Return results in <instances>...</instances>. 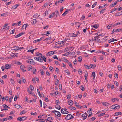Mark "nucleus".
Masks as SVG:
<instances>
[{"label":"nucleus","mask_w":122,"mask_h":122,"mask_svg":"<svg viewBox=\"0 0 122 122\" xmlns=\"http://www.w3.org/2000/svg\"><path fill=\"white\" fill-rule=\"evenodd\" d=\"M71 114H69L67 115V116L65 117V119L69 120L71 119Z\"/></svg>","instance_id":"obj_7"},{"label":"nucleus","mask_w":122,"mask_h":122,"mask_svg":"<svg viewBox=\"0 0 122 122\" xmlns=\"http://www.w3.org/2000/svg\"><path fill=\"white\" fill-rule=\"evenodd\" d=\"M92 108H90L89 109V111H87V113H90L92 112Z\"/></svg>","instance_id":"obj_36"},{"label":"nucleus","mask_w":122,"mask_h":122,"mask_svg":"<svg viewBox=\"0 0 122 122\" xmlns=\"http://www.w3.org/2000/svg\"><path fill=\"white\" fill-rule=\"evenodd\" d=\"M4 105H5V104H3L2 105V106L4 108V109H2V108L1 109V111H2L3 110H8V109L7 108V107H6Z\"/></svg>","instance_id":"obj_19"},{"label":"nucleus","mask_w":122,"mask_h":122,"mask_svg":"<svg viewBox=\"0 0 122 122\" xmlns=\"http://www.w3.org/2000/svg\"><path fill=\"white\" fill-rule=\"evenodd\" d=\"M86 73V74L84 76V77H85V79L86 80V81L87 79V77L88 76V73L86 72V73Z\"/></svg>","instance_id":"obj_50"},{"label":"nucleus","mask_w":122,"mask_h":122,"mask_svg":"<svg viewBox=\"0 0 122 122\" xmlns=\"http://www.w3.org/2000/svg\"><path fill=\"white\" fill-rule=\"evenodd\" d=\"M52 112L55 114L56 117H60L61 116V114L59 112L54 110Z\"/></svg>","instance_id":"obj_1"},{"label":"nucleus","mask_w":122,"mask_h":122,"mask_svg":"<svg viewBox=\"0 0 122 122\" xmlns=\"http://www.w3.org/2000/svg\"><path fill=\"white\" fill-rule=\"evenodd\" d=\"M55 107L59 110H60L61 108V107L59 105H56L55 106Z\"/></svg>","instance_id":"obj_24"},{"label":"nucleus","mask_w":122,"mask_h":122,"mask_svg":"<svg viewBox=\"0 0 122 122\" xmlns=\"http://www.w3.org/2000/svg\"><path fill=\"white\" fill-rule=\"evenodd\" d=\"M102 104L105 106H107L109 105V103L107 102H102Z\"/></svg>","instance_id":"obj_22"},{"label":"nucleus","mask_w":122,"mask_h":122,"mask_svg":"<svg viewBox=\"0 0 122 122\" xmlns=\"http://www.w3.org/2000/svg\"><path fill=\"white\" fill-rule=\"evenodd\" d=\"M105 114V113L104 112L103 113H101V114H99L98 116V117H102V116L104 115Z\"/></svg>","instance_id":"obj_40"},{"label":"nucleus","mask_w":122,"mask_h":122,"mask_svg":"<svg viewBox=\"0 0 122 122\" xmlns=\"http://www.w3.org/2000/svg\"><path fill=\"white\" fill-rule=\"evenodd\" d=\"M15 107L17 108H19L20 107H21H21L20 106V105H15Z\"/></svg>","instance_id":"obj_35"},{"label":"nucleus","mask_w":122,"mask_h":122,"mask_svg":"<svg viewBox=\"0 0 122 122\" xmlns=\"http://www.w3.org/2000/svg\"><path fill=\"white\" fill-rule=\"evenodd\" d=\"M114 41H117V40L115 39H114L113 38H112V39H110L108 41V42L109 43H110L112 42H113Z\"/></svg>","instance_id":"obj_14"},{"label":"nucleus","mask_w":122,"mask_h":122,"mask_svg":"<svg viewBox=\"0 0 122 122\" xmlns=\"http://www.w3.org/2000/svg\"><path fill=\"white\" fill-rule=\"evenodd\" d=\"M112 25V24H110L109 25L107 26V27L108 29H110L111 28V27Z\"/></svg>","instance_id":"obj_62"},{"label":"nucleus","mask_w":122,"mask_h":122,"mask_svg":"<svg viewBox=\"0 0 122 122\" xmlns=\"http://www.w3.org/2000/svg\"><path fill=\"white\" fill-rule=\"evenodd\" d=\"M39 15H38V14H36L35 15H34V16L33 17H34L35 18H36L38 17H39Z\"/></svg>","instance_id":"obj_38"},{"label":"nucleus","mask_w":122,"mask_h":122,"mask_svg":"<svg viewBox=\"0 0 122 122\" xmlns=\"http://www.w3.org/2000/svg\"><path fill=\"white\" fill-rule=\"evenodd\" d=\"M33 72L34 74H35L36 73V70L35 68H34L33 69Z\"/></svg>","instance_id":"obj_63"},{"label":"nucleus","mask_w":122,"mask_h":122,"mask_svg":"<svg viewBox=\"0 0 122 122\" xmlns=\"http://www.w3.org/2000/svg\"><path fill=\"white\" fill-rule=\"evenodd\" d=\"M12 48L13 50L15 51H17L19 50V47L18 46H14Z\"/></svg>","instance_id":"obj_8"},{"label":"nucleus","mask_w":122,"mask_h":122,"mask_svg":"<svg viewBox=\"0 0 122 122\" xmlns=\"http://www.w3.org/2000/svg\"><path fill=\"white\" fill-rule=\"evenodd\" d=\"M26 118V117L25 116H24L21 117H19L17 119L18 120L21 121L22 120H25Z\"/></svg>","instance_id":"obj_5"},{"label":"nucleus","mask_w":122,"mask_h":122,"mask_svg":"<svg viewBox=\"0 0 122 122\" xmlns=\"http://www.w3.org/2000/svg\"><path fill=\"white\" fill-rule=\"evenodd\" d=\"M25 66H24V65H21L20 67V68L21 70H23V69L24 68Z\"/></svg>","instance_id":"obj_45"},{"label":"nucleus","mask_w":122,"mask_h":122,"mask_svg":"<svg viewBox=\"0 0 122 122\" xmlns=\"http://www.w3.org/2000/svg\"><path fill=\"white\" fill-rule=\"evenodd\" d=\"M27 63H30V64H35V62L32 59H29L26 61Z\"/></svg>","instance_id":"obj_3"},{"label":"nucleus","mask_w":122,"mask_h":122,"mask_svg":"<svg viewBox=\"0 0 122 122\" xmlns=\"http://www.w3.org/2000/svg\"><path fill=\"white\" fill-rule=\"evenodd\" d=\"M82 56H80L78 58V61L79 62H80L82 60Z\"/></svg>","instance_id":"obj_37"},{"label":"nucleus","mask_w":122,"mask_h":122,"mask_svg":"<svg viewBox=\"0 0 122 122\" xmlns=\"http://www.w3.org/2000/svg\"><path fill=\"white\" fill-rule=\"evenodd\" d=\"M119 99L116 98H113L112 99V102H115L116 101H117L118 102L119 101Z\"/></svg>","instance_id":"obj_31"},{"label":"nucleus","mask_w":122,"mask_h":122,"mask_svg":"<svg viewBox=\"0 0 122 122\" xmlns=\"http://www.w3.org/2000/svg\"><path fill=\"white\" fill-rule=\"evenodd\" d=\"M122 15V11L119 13H117L115 14V16H118L120 15Z\"/></svg>","instance_id":"obj_13"},{"label":"nucleus","mask_w":122,"mask_h":122,"mask_svg":"<svg viewBox=\"0 0 122 122\" xmlns=\"http://www.w3.org/2000/svg\"><path fill=\"white\" fill-rule=\"evenodd\" d=\"M36 56H39L41 57V56H42V54L40 53L37 52L36 53Z\"/></svg>","instance_id":"obj_23"},{"label":"nucleus","mask_w":122,"mask_h":122,"mask_svg":"<svg viewBox=\"0 0 122 122\" xmlns=\"http://www.w3.org/2000/svg\"><path fill=\"white\" fill-rule=\"evenodd\" d=\"M91 26L92 27L97 29L98 27V25L97 24H96L94 25H91Z\"/></svg>","instance_id":"obj_20"},{"label":"nucleus","mask_w":122,"mask_h":122,"mask_svg":"<svg viewBox=\"0 0 122 122\" xmlns=\"http://www.w3.org/2000/svg\"><path fill=\"white\" fill-rule=\"evenodd\" d=\"M74 103L76 106L78 107L79 108H82V106H81L78 105L77 104V102H75Z\"/></svg>","instance_id":"obj_18"},{"label":"nucleus","mask_w":122,"mask_h":122,"mask_svg":"<svg viewBox=\"0 0 122 122\" xmlns=\"http://www.w3.org/2000/svg\"><path fill=\"white\" fill-rule=\"evenodd\" d=\"M55 103L56 104V105H59L60 104L59 101L58 100H56L55 102Z\"/></svg>","instance_id":"obj_47"},{"label":"nucleus","mask_w":122,"mask_h":122,"mask_svg":"<svg viewBox=\"0 0 122 122\" xmlns=\"http://www.w3.org/2000/svg\"><path fill=\"white\" fill-rule=\"evenodd\" d=\"M53 119H52V117H48L47 119V122L48 121H51V120H52Z\"/></svg>","instance_id":"obj_34"},{"label":"nucleus","mask_w":122,"mask_h":122,"mask_svg":"<svg viewBox=\"0 0 122 122\" xmlns=\"http://www.w3.org/2000/svg\"><path fill=\"white\" fill-rule=\"evenodd\" d=\"M41 58L44 61H46V58L44 56H41Z\"/></svg>","instance_id":"obj_27"},{"label":"nucleus","mask_w":122,"mask_h":122,"mask_svg":"<svg viewBox=\"0 0 122 122\" xmlns=\"http://www.w3.org/2000/svg\"><path fill=\"white\" fill-rule=\"evenodd\" d=\"M92 76L93 77V79H94V78L95 77V72L94 71H93L92 72Z\"/></svg>","instance_id":"obj_32"},{"label":"nucleus","mask_w":122,"mask_h":122,"mask_svg":"<svg viewBox=\"0 0 122 122\" xmlns=\"http://www.w3.org/2000/svg\"><path fill=\"white\" fill-rule=\"evenodd\" d=\"M24 33L23 32H21L20 33L18 34L16 36H15V38H17L18 37H20L21 36H22L24 34Z\"/></svg>","instance_id":"obj_12"},{"label":"nucleus","mask_w":122,"mask_h":122,"mask_svg":"<svg viewBox=\"0 0 122 122\" xmlns=\"http://www.w3.org/2000/svg\"><path fill=\"white\" fill-rule=\"evenodd\" d=\"M55 51H51L47 53L46 54L47 56H51L54 54Z\"/></svg>","instance_id":"obj_11"},{"label":"nucleus","mask_w":122,"mask_h":122,"mask_svg":"<svg viewBox=\"0 0 122 122\" xmlns=\"http://www.w3.org/2000/svg\"><path fill=\"white\" fill-rule=\"evenodd\" d=\"M28 24H25L23 25V27H25V29L26 28V27H27V26L28 25Z\"/></svg>","instance_id":"obj_44"},{"label":"nucleus","mask_w":122,"mask_h":122,"mask_svg":"<svg viewBox=\"0 0 122 122\" xmlns=\"http://www.w3.org/2000/svg\"><path fill=\"white\" fill-rule=\"evenodd\" d=\"M114 107V109H119L120 107V106L119 105L117 104L113 105L112 106V107Z\"/></svg>","instance_id":"obj_9"},{"label":"nucleus","mask_w":122,"mask_h":122,"mask_svg":"<svg viewBox=\"0 0 122 122\" xmlns=\"http://www.w3.org/2000/svg\"><path fill=\"white\" fill-rule=\"evenodd\" d=\"M106 8H105L104 9H102L101 11H100V14H101L103 13L105 10L106 9H105Z\"/></svg>","instance_id":"obj_33"},{"label":"nucleus","mask_w":122,"mask_h":122,"mask_svg":"<svg viewBox=\"0 0 122 122\" xmlns=\"http://www.w3.org/2000/svg\"><path fill=\"white\" fill-rule=\"evenodd\" d=\"M114 84L116 86H118V83L116 81H115Z\"/></svg>","instance_id":"obj_64"},{"label":"nucleus","mask_w":122,"mask_h":122,"mask_svg":"<svg viewBox=\"0 0 122 122\" xmlns=\"http://www.w3.org/2000/svg\"><path fill=\"white\" fill-rule=\"evenodd\" d=\"M54 14H55V15H56V17L59 14V12L58 10L56 11L55 12H54Z\"/></svg>","instance_id":"obj_25"},{"label":"nucleus","mask_w":122,"mask_h":122,"mask_svg":"<svg viewBox=\"0 0 122 122\" xmlns=\"http://www.w3.org/2000/svg\"><path fill=\"white\" fill-rule=\"evenodd\" d=\"M73 103V101L71 100H70L68 102V104L70 105L71 106L72 105Z\"/></svg>","instance_id":"obj_15"},{"label":"nucleus","mask_w":122,"mask_h":122,"mask_svg":"<svg viewBox=\"0 0 122 122\" xmlns=\"http://www.w3.org/2000/svg\"><path fill=\"white\" fill-rule=\"evenodd\" d=\"M67 64L69 65V66L71 68H72L73 69H74L73 68V67L72 66V65L71 62H67Z\"/></svg>","instance_id":"obj_28"},{"label":"nucleus","mask_w":122,"mask_h":122,"mask_svg":"<svg viewBox=\"0 0 122 122\" xmlns=\"http://www.w3.org/2000/svg\"><path fill=\"white\" fill-rule=\"evenodd\" d=\"M19 4H17L15 5H14L12 6V8L13 9H16L18 6H19Z\"/></svg>","instance_id":"obj_17"},{"label":"nucleus","mask_w":122,"mask_h":122,"mask_svg":"<svg viewBox=\"0 0 122 122\" xmlns=\"http://www.w3.org/2000/svg\"><path fill=\"white\" fill-rule=\"evenodd\" d=\"M10 82L12 84H14V80L11 78L10 79Z\"/></svg>","instance_id":"obj_56"},{"label":"nucleus","mask_w":122,"mask_h":122,"mask_svg":"<svg viewBox=\"0 0 122 122\" xmlns=\"http://www.w3.org/2000/svg\"><path fill=\"white\" fill-rule=\"evenodd\" d=\"M121 31V30L120 29H114L112 30L111 34H113L114 32H119Z\"/></svg>","instance_id":"obj_6"},{"label":"nucleus","mask_w":122,"mask_h":122,"mask_svg":"<svg viewBox=\"0 0 122 122\" xmlns=\"http://www.w3.org/2000/svg\"><path fill=\"white\" fill-rule=\"evenodd\" d=\"M66 41V40L65 39L63 40L62 41H61V44H63L64 42H65Z\"/></svg>","instance_id":"obj_57"},{"label":"nucleus","mask_w":122,"mask_h":122,"mask_svg":"<svg viewBox=\"0 0 122 122\" xmlns=\"http://www.w3.org/2000/svg\"><path fill=\"white\" fill-rule=\"evenodd\" d=\"M118 70L120 71L122 70V68H121V66L119 65L118 66Z\"/></svg>","instance_id":"obj_54"},{"label":"nucleus","mask_w":122,"mask_h":122,"mask_svg":"<svg viewBox=\"0 0 122 122\" xmlns=\"http://www.w3.org/2000/svg\"><path fill=\"white\" fill-rule=\"evenodd\" d=\"M67 109L66 108L64 109L63 108H62L61 110V112L62 113L64 114H68L69 112L67 111Z\"/></svg>","instance_id":"obj_2"},{"label":"nucleus","mask_w":122,"mask_h":122,"mask_svg":"<svg viewBox=\"0 0 122 122\" xmlns=\"http://www.w3.org/2000/svg\"><path fill=\"white\" fill-rule=\"evenodd\" d=\"M71 98V95L70 94H69L67 96V98L68 99H69Z\"/></svg>","instance_id":"obj_49"},{"label":"nucleus","mask_w":122,"mask_h":122,"mask_svg":"<svg viewBox=\"0 0 122 122\" xmlns=\"http://www.w3.org/2000/svg\"><path fill=\"white\" fill-rule=\"evenodd\" d=\"M117 4V2H115L114 3L112 4L110 6L111 7H113Z\"/></svg>","instance_id":"obj_30"},{"label":"nucleus","mask_w":122,"mask_h":122,"mask_svg":"<svg viewBox=\"0 0 122 122\" xmlns=\"http://www.w3.org/2000/svg\"><path fill=\"white\" fill-rule=\"evenodd\" d=\"M117 8H115L114 9H112V11L110 12V13H112L114 12V11L116 10Z\"/></svg>","instance_id":"obj_52"},{"label":"nucleus","mask_w":122,"mask_h":122,"mask_svg":"<svg viewBox=\"0 0 122 122\" xmlns=\"http://www.w3.org/2000/svg\"><path fill=\"white\" fill-rule=\"evenodd\" d=\"M26 113V112L24 111V110H23L21 111L20 112V115H22L23 114L25 113Z\"/></svg>","instance_id":"obj_46"},{"label":"nucleus","mask_w":122,"mask_h":122,"mask_svg":"<svg viewBox=\"0 0 122 122\" xmlns=\"http://www.w3.org/2000/svg\"><path fill=\"white\" fill-rule=\"evenodd\" d=\"M84 67L87 69H90V66H89L86 65L85 64L84 65Z\"/></svg>","instance_id":"obj_41"},{"label":"nucleus","mask_w":122,"mask_h":122,"mask_svg":"<svg viewBox=\"0 0 122 122\" xmlns=\"http://www.w3.org/2000/svg\"><path fill=\"white\" fill-rule=\"evenodd\" d=\"M55 71L57 72L58 74H59V69L58 68H56V69H55Z\"/></svg>","instance_id":"obj_55"},{"label":"nucleus","mask_w":122,"mask_h":122,"mask_svg":"<svg viewBox=\"0 0 122 122\" xmlns=\"http://www.w3.org/2000/svg\"><path fill=\"white\" fill-rule=\"evenodd\" d=\"M34 51V50H29L27 52H30L32 53H33Z\"/></svg>","instance_id":"obj_53"},{"label":"nucleus","mask_w":122,"mask_h":122,"mask_svg":"<svg viewBox=\"0 0 122 122\" xmlns=\"http://www.w3.org/2000/svg\"><path fill=\"white\" fill-rule=\"evenodd\" d=\"M68 107L69 109L73 110H75L76 109V108L75 107H71L70 106H69Z\"/></svg>","instance_id":"obj_21"},{"label":"nucleus","mask_w":122,"mask_h":122,"mask_svg":"<svg viewBox=\"0 0 122 122\" xmlns=\"http://www.w3.org/2000/svg\"><path fill=\"white\" fill-rule=\"evenodd\" d=\"M11 67V65L8 64H6L5 66V68L6 69H9Z\"/></svg>","instance_id":"obj_16"},{"label":"nucleus","mask_w":122,"mask_h":122,"mask_svg":"<svg viewBox=\"0 0 122 122\" xmlns=\"http://www.w3.org/2000/svg\"><path fill=\"white\" fill-rule=\"evenodd\" d=\"M7 119L6 118H4L3 119H2L1 121L2 122H3L4 121H7Z\"/></svg>","instance_id":"obj_58"},{"label":"nucleus","mask_w":122,"mask_h":122,"mask_svg":"<svg viewBox=\"0 0 122 122\" xmlns=\"http://www.w3.org/2000/svg\"><path fill=\"white\" fill-rule=\"evenodd\" d=\"M97 2H96L94 4L92 5V8H93L97 4Z\"/></svg>","instance_id":"obj_51"},{"label":"nucleus","mask_w":122,"mask_h":122,"mask_svg":"<svg viewBox=\"0 0 122 122\" xmlns=\"http://www.w3.org/2000/svg\"><path fill=\"white\" fill-rule=\"evenodd\" d=\"M64 0H59L57 2L59 3H61L63 2Z\"/></svg>","instance_id":"obj_61"},{"label":"nucleus","mask_w":122,"mask_h":122,"mask_svg":"<svg viewBox=\"0 0 122 122\" xmlns=\"http://www.w3.org/2000/svg\"><path fill=\"white\" fill-rule=\"evenodd\" d=\"M30 89L31 91H33L34 89V87L32 85H30Z\"/></svg>","instance_id":"obj_39"},{"label":"nucleus","mask_w":122,"mask_h":122,"mask_svg":"<svg viewBox=\"0 0 122 122\" xmlns=\"http://www.w3.org/2000/svg\"><path fill=\"white\" fill-rule=\"evenodd\" d=\"M54 15V13H52L51 15H50L49 16V18H51V17H53Z\"/></svg>","instance_id":"obj_48"},{"label":"nucleus","mask_w":122,"mask_h":122,"mask_svg":"<svg viewBox=\"0 0 122 122\" xmlns=\"http://www.w3.org/2000/svg\"><path fill=\"white\" fill-rule=\"evenodd\" d=\"M67 13V11H65L62 14V16H64Z\"/></svg>","instance_id":"obj_59"},{"label":"nucleus","mask_w":122,"mask_h":122,"mask_svg":"<svg viewBox=\"0 0 122 122\" xmlns=\"http://www.w3.org/2000/svg\"><path fill=\"white\" fill-rule=\"evenodd\" d=\"M40 71H41L40 73L41 75H43L44 74V72L43 71V70L42 69H40Z\"/></svg>","instance_id":"obj_43"},{"label":"nucleus","mask_w":122,"mask_h":122,"mask_svg":"<svg viewBox=\"0 0 122 122\" xmlns=\"http://www.w3.org/2000/svg\"><path fill=\"white\" fill-rule=\"evenodd\" d=\"M101 53L105 56H107L109 55V54L107 52H104L103 51L101 52Z\"/></svg>","instance_id":"obj_26"},{"label":"nucleus","mask_w":122,"mask_h":122,"mask_svg":"<svg viewBox=\"0 0 122 122\" xmlns=\"http://www.w3.org/2000/svg\"><path fill=\"white\" fill-rule=\"evenodd\" d=\"M122 114V113L121 112H117L115 113V115L117 116L119 115H121Z\"/></svg>","instance_id":"obj_29"},{"label":"nucleus","mask_w":122,"mask_h":122,"mask_svg":"<svg viewBox=\"0 0 122 122\" xmlns=\"http://www.w3.org/2000/svg\"><path fill=\"white\" fill-rule=\"evenodd\" d=\"M87 116V114H86V113H84V114H82L81 115V116L82 117H83V120H84L86 118V117Z\"/></svg>","instance_id":"obj_10"},{"label":"nucleus","mask_w":122,"mask_h":122,"mask_svg":"<svg viewBox=\"0 0 122 122\" xmlns=\"http://www.w3.org/2000/svg\"><path fill=\"white\" fill-rule=\"evenodd\" d=\"M36 22V19H34L32 20V23L34 25L35 24Z\"/></svg>","instance_id":"obj_42"},{"label":"nucleus","mask_w":122,"mask_h":122,"mask_svg":"<svg viewBox=\"0 0 122 122\" xmlns=\"http://www.w3.org/2000/svg\"><path fill=\"white\" fill-rule=\"evenodd\" d=\"M34 59L36 60L37 61L40 62H42L43 60L40 57H35L34 58Z\"/></svg>","instance_id":"obj_4"},{"label":"nucleus","mask_w":122,"mask_h":122,"mask_svg":"<svg viewBox=\"0 0 122 122\" xmlns=\"http://www.w3.org/2000/svg\"><path fill=\"white\" fill-rule=\"evenodd\" d=\"M15 29H14L13 30L11 31V32H10V33L11 34H13L15 32Z\"/></svg>","instance_id":"obj_60"}]
</instances>
